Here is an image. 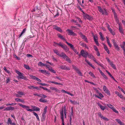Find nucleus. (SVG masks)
<instances>
[{
	"label": "nucleus",
	"mask_w": 125,
	"mask_h": 125,
	"mask_svg": "<svg viewBox=\"0 0 125 125\" xmlns=\"http://www.w3.org/2000/svg\"><path fill=\"white\" fill-rule=\"evenodd\" d=\"M16 72L18 75V79H23L27 81L28 79L27 77L25 76H24V75L23 73H21L20 72L17 70H15Z\"/></svg>",
	"instance_id": "nucleus-1"
},
{
	"label": "nucleus",
	"mask_w": 125,
	"mask_h": 125,
	"mask_svg": "<svg viewBox=\"0 0 125 125\" xmlns=\"http://www.w3.org/2000/svg\"><path fill=\"white\" fill-rule=\"evenodd\" d=\"M97 8L98 11L103 15H104V14L106 15H108V13L107 12L105 8H104L103 10L101 8L100 6H98Z\"/></svg>",
	"instance_id": "nucleus-2"
},
{
	"label": "nucleus",
	"mask_w": 125,
	"mask_h": 125,
	"mask_svg": "<svg viewBox=\"0 0 125 125\" xmlns=\"http://www.w3.org/2000/svg\"><path fill=\"white\" fill-rule=\"evenodd\" d=\"M88 53L86 51H84L83 50H82L80 52V54L79 55V56L81 55L83 57L86 58L88 55Z\"/></svg>",
	"instance_id": "nucleus-3"
},
{
	"label": "nucleus",
	"mask_w": 125,
	"mask_h": 125,
	"mask_svg": "<svg viewBox=\"0 0 125 125\" xmlns=\"http://www.w3.org/2000/svg\"><path fill=\"white\" fill-rule=\"evenodd\" d=\"M82 13L84 19H87L89 20H91L92 19V17L91 16L89 15L87 13H84L83 10H82Z\"/></svg>",
	"instance_id": "nucleus-4"
},
{
	"label": "nucleus",
	"mask_w": 125,
	"mask_h": 125,
	"mask_svg": "<svg viewBox=\"0 0 125 125\" xmlns=\"http://www.w3.org/2000/svg\"><path fill=\"white\" fill-rule=\"evenodd\" d=\"M18 104L20 106L22 107L23 108H26V110L28 111L31 112L33 111L32 109H29L30 107L28 106L23 105L20 103H18Z\"/></svg>",
	"instance_id": "nucleus-5"
},
{
	"label": "nucleus",
	"mask_w": 125,
	"mask_h": 125,
	"mask_svg": "<svg viewBox=\"0 0 125 125\" xmlns=\"http://www.w3.org/2000/svg\"><path fill=\"white\" fill-rule=\"evenodd\" d=\"M107 106L113 110V111L116 113H118V112L116 110L115 108L113 106L110 104H107Z\"/></svg>",
	"instance_id": "nucleus-6"
},
{
	"label": "nucleus",
	"mask_w": 125,
	"mask_h": 125,
	"mask_svg": "<svg viewBox=\"0 0 125 125\" xmlns=\"http://www.w3.org/2000/svg\"><path fill=\"white\" fill-rule=\"evenodd\" d=\"M103 89L105 93L109 96L110 95V92L107 88L104 85L103 87Z\"/></svg>",
	"instance_id": "nucleus-7"
},
{
	"label": "nucleus",
	"mask_w": 125,
	"mask_h": 125,
	"mask_svg": "<svg viewBox=\"0 0 125 125\" xmlns=\"http://www.w3.org/2000/svg\"><path fill=\"white\" fill-rule=\"evenodd\" d=\"M112 42L113 43L114 45L115 48L117 51H119L120 50V47L117 44L116 42L114 40H112Z\"/></svg>",
	"instance_id": "nucleus-8"
},
{
	"label": "nucleus",
	"mask_w": 125,
	"mask_h": 125,
	"mask_svg": "<svg viewBox=\"0 0 125 125\" xmlns=\"http://www.w3.org/2000/svg\"><path fill=\"white\" fill-rule=\"evenodd\" d=\"M66 31L68 32V33L69 35L73 36H75L76 35V34L74 33L72 30L68 29L66 30Z\"/></svg>",
	"instance_id": "nucleus-9"
},
{
	"label": "nucleus",
	"mask_w": 125,
	"mask_h": 125,
	"mask_svg": "<svg viewBox=\"0 0 125 125\" xmlns=\"http://www.w3.org/2000/svg\"><path fill=\"white\" fill-rule=\"evenodd\" d=\"M61 115V119L62 121V125H65L64 122V119L63 117V110L62 109L60 113Z\"/></svg>",
	"instance_id": "nucleus-10"
},
{
	"label": "nucleus",
	"mask_w": 125,
	"mask_h": 125,
	"mask_svg": "<svg viewBox=\"0 0 125 125\" xmlns=\"http://www.w3.org/2000/svg\"><path fill=\"white\" fill-rule=\"evenodd\" d=\"M53 29H55L57 31H58L60 32H61L62 31V30L60 27L56 25H53Z\"/></svg>",
	"instance_id": "nucleus-11"
},
{
	"label": "nucleus",
	"mask_w": 125,
	"mask_h": 125,
	"mask_svg": "<svg viewBox=\"0 0 125 125\" xmlns=\"http://www.w3.org/2000/svg\"><path fill=\"white\" fill-rule=\"evenodd\" d=\"M59 68L61 69L64 70H70V68L67 67L64 65H62L60 66V67H59Z\"/></svg>",
	"instance_id": "nucleus-12"
},
{
	"label": "nucleus",
	"mask_w": 125,
	"mask_h": 125,
	"mask_svg": "<svg viewBox=\"0 0 125 125\" xmlns=\"http://www.w3.org/2000/svg\"><path fill=\"white\" fill-rule=\"evenodd\" d=\"M14 109V107L11 106H8L7 107H6L5 109L4 110V111H9L10 110H13Z\"/></svg>",
	"instance_id": "nucleus-13"
},
{
	"label": "nucleus",
	"mask_w": 125,
	"mask_h": 125,
	"mask_svg": "<svg viewBox=\"0 0 125 125\" xmlns=\"http://www.w3.org/2000/svg\"><path fill=\"white\" fill-rule=\"evenodd\" d=\"M98 115L101 118L103 119L104 120L106 121H108L109 120L108 118L104 117L100 113H99L98 114Z\"/></svg>",
	"instance_id": "nucleus-14"
},
{
	"label": "nucleus",
	"mask_w": 125,
	"mask_h": 125,
	"mask_svg": "<svg viewBox=\"0 0 125 125\" xmlns=\"http://www.w3.org/2000/svg\"><path fill=\"white\" fill-rule=\"evenodd\" d=\"M98 115L101 118L103 119L104 120L106 121H108L109 120L108 118L104 117L100 113H99L98 114Z\"/></svg>",
	"instance_id": "nucleus-15"
},
{
	"label": "nucleus",
	"mask_w": 125,
	"mask_h": 125,
	"mask_svg": "<svg viewBox=\"0 0 125 125\" xmlns=\"http://www.w3.org/2000/svg\"><path fill=\"white\" fill-rule=\"evenodd\" d=\"M61 47L65 52H67L69 50V48L66 45H62V46Z\"/></svg>",
	"instance_id": "nucleus-16"
},
{
	"label": "nucleus",
	"mask_w": 125,
	"mask_h": 125,
	"mask_svg": "<svg viewBox=\"0 0 125 125\" xmlns=\"http://www.w3.org/2000/svg\"><path fill=\"white\" fill-rule=\"evenodd\" d=\"M60 57H62L63 59L65 60L68 56L64 53L63 52H62L60 55Z\"/></svg>",
	"instance_id": "nucleus-17"
},
{
	"label": "nucleus",
	"mask_w": 125,
	"mask_h": 125,
	"mask_svg": "<svg viewBox=\"0 0 125 125\" xmlns=\"http://www.w3.org/2000/svg\"><path fill=\"white\" fill-rule=\"evenodd\" d=\"M85 61L87 62L88 64L92 68H93L94 69H95V67L90 62L88 61L86 59H85Z\"/></svg>",
	"instance_id": "nucleus-18"
},
{
	"label": "nucleus",
	"mask_w": 125,
	"mask_h": 125,
	"mask_svg": "<svg viewBox=\"0 0 125 125\" xmlns=\"http://www.w3.org/2000/svg\"><path fill=\"white\" fill-rule=\"evenodd\" d=\"M57 36H58L59 38H60V39L63 40V41H66V40L60 34L58 33L57 34Z\"/></svg>",
	"instance_id": "nucleus-19"
},
{
	"label": "nucleus",
	"mask_w": 125,
	"mask_h": 125,
	"mask_svg": "<svg viewBox=\"0 0 125 125\" xmlns=\"http://www.w3.org/2000/svg\"><path fill=\"white\" fill-rule=\"evenodd\" d=\"M119 32L121 34H124V30L123 29V28L121 26H119Z\"/></svg>",
	"instance_id": "nucleus-20"
},
{
	"label": "nucleus",
	"mask_w": 125,
	"mask_h": 125,
	"mask_svg": "<svg viewBox=\"0 0 125 125\" xmlns=\"http://www.w3.org/2000/svg\"><path fill=\"white\" fill-rule=\"evenodd\" d=\"M48 82L49 83H53L55 84H58L59 85H63V84H62V83H58L57 82L53 81H48Z\"/></svg>",
	"instance_id": "nucleus-21"
},
{
	"label": "nucleus",
	"mask_w": 125,
	"mask_h": 125,
	"mask_svg": "<svg viewBox=\"0 0 125 125\" xmlns=\"http://www.w3.org/2000/svg\"><path fill=\"white\" fill-rule=\"evenodd\" d=\"M61 91L62 92V93H65L67 94H68L69 95H70L71 96H74V95L73 94H72L70 93H69L67 91H65L64 90H61Z\"/></svg>",
	"instance_id": "nucleus-22"
},
{
	"label": "nucleus",
	"mask_w": 125,
	"mask_h": 125,
	"mask_svg": "<svg viewBox=\"0 0 125 125\" xmlns=\"http://www.w3.org/2000/svg\"><path fill=\"white\" fill-rule=\"evenodd\" d=\"M15 100L17 102H21L22 103H24V101L23 99L19 98H15Z\"/></svg>",
	"instance_id": "nucleus-23"
},
{
	"label": "nucleus",
	"mask_w": 125,
	"mask_h": 125,
	"mask_svg": "<svg viewBox=\"0 0 125 125\" xmlns=\"http://www.w3.org/2000/svg\"><path fill=\"white\" fill-rule=\"evenodd\" d=\"M115 120L120 125H124V124L122 122L120 119H115Z\"/></svg>",
	"instance_id": "nucleus-24"
},
{
	"label": "nucleus",
	"mask_w": 125,
	"mask_h": 125,
	"mask_svg": "<svg viewBox=\"0 0 125 125\" xmlns=\"http://www.w3.org/2000/svg\"><path fill=\"white\" fill-rule=\"evenodd\" d=\"M99 94V95L100 96L97 95H95V96L97 97L98 98L100 99H101V98H103L104 97V96L101 93H100Z\"/></svg>",
	"instance_id": "nucleus-25"
},
{
	"label": "nucleus",
	"mask_w": 125,
	"mask_h": 125,
	"mask_svg": "<svg viewBox=\"0 0 125 125\" xmlns=\"http://www.w3.org/2000/svg\"><path fill=\"white\" fill-rule=\"evenodd\" d=\"M73 108L72 107V111L71 114H70L69 117H70V124H71L72 116L73 115V111L72 110Z\"/></svg>",
	"instance_id": "nucleus-26"
},
{
	"label": "nucleus",
	"mask_w": 125,
	"mask_h": 125,
	"mask_svg": "<svg viewBox=\"0 0 125 125\" xmlns=\"http://www.w3.org/2000/svg\"><path fill=\"white\" fill-rule=\"evenodd\" d=\"M73 69L75 71L77 72L79 70L78 68L76 66L73 65H72Z\"/></svg>",
	"instance_id": "nucleus-27"
},
{
	"label": "nucleus",
	"mask_w": 125,
	"mask_h": 125,
	"mask_svg": "<svg viewBox=\"0 0 125 125\" xmlns=\"http://www.w3.org/2000/svg\"><path fill=\"white\" fill-rule=\"evenodd\" d=\"M50 88L52 90H54L56 92H58L59 91V89L54 87H50Z\"/></svg>",
	"instance_id": "nucleus-28"
},
{
	"label": "nucleus",
	"mask_w": 125,
	"mask_h": 125,
	"mask_svg": "<svg viewBox=\"0 0 125 125\" xmlns=\"http://www.w3.org/2000/svg\"><path fill=\"white\" fill-rule=\"evenodd\" d=\"M110 64L111 66L114 69H116L115 65L113 63V62H110Z\"/></svg>",
	"instance_id": "nucleus-29"
},
{
	"label": "nucleus",
	"mask_w": 125,
	"mask_h": 125,
	"mask_svg": "<svg viewBox=\"0 0 125 125\" xmlns=\"http://www.w3.org/2000/svg\"><path fill=\"white\" fill-rule=\"evenodd\" d=\"M81 45L83 46V47H85V48H87V49H89L88 47L86 45V44L84 43H82L81 44Z\"/></svg>",
	"instance_id": "nucleus-30"
},
{
	"label": "nucleus",
	"mask_w": 125,
	"mask_h": 125,
	"mask_svg": "<svg viewBox=\"0 0 125 125\" xmlns=\"http://www.w3.org/2000/svg\"><path fill=\"white\" fill-rule=\"evenodd\" d=\"M98 105L102 110H104L105 109V107L104 106H103L99 103H98Z\"/></svg>",
	"instance_id": "nucleus-31"
},
{
	"label": "nucleus",
	"mask_w": 125,
	"mask_h": 125,
	"mask_svg": "<svg viewBox=\"0 0 125 125\" xmlns=\"http://www.w3.org/2000/svg\"><path fill=\"white\" fill-rule=\"evenodd\" d=\"M53 52L55 53H56L57 55L60 56L61 54H60L59 52L56 50H53Z\"/></svg>",
	"instance_id": "nucleus-32"
},
{
	"label": "nucleus",
	"mask_w": 125,
	"mask_h": 125,
	"mask_svg": "<svg viewBox=\"0 0 125 125\" xmlns=\"http://www.w3.org/2000/svg\"><path fill=\"white\" fill-rule=\"evenodd\" d=\"M39 101L40 102L43 103H46L47 102V101L45 99L42 98L40 99Z\"/></svg>",
	"instance_id": "nucleus-33"
},
{
	"label": "nucleus",
	"mask_w": 125,
	"mask_h": 125,
	"mask_svg": "<svg viewBox=\"0 0 125 125\" xmlns=\"http://www.w3.org/2000/svg\"><path fill=\"white\" fill-rule=\"evenodd\" d=\"M33 114L34 115L36 116V118H37V120L39 121H40V119L39 118V117L38 114L36 113H35V112H33Z\"/></svg>",
	"instance_id": "nucleus-34"
},
{
	"label": "nucleus",
	"mask_w": 125,
	"mask_h": 125,
	"mask_svg": "<svg viewBox=\"0 0 125 125\" xmlns=\"http://www.w3.org/2000/svg\"><path fill=\"white\" fill-rule=\"evenodd\" d=\"M66 42L67 45L70 46L71 48L72 49H73V46L72 44L71 43H68L67 41H66Z\"/></svg>",
	"instance_id": "nucleus-35"
},
{
	"label": "nucleus",
	"mask_w": 125,
	"mask_h": 125,
	"mask_svg": "<svg viewBox=\"0 0 125 125\" xmlns=\"http://www.w3.org/2000/svg\"><path fill=\"white\" fill-rule=\"evenodd\" d=\"M81 38H82V39H84V41H85L86 42H88L87 39L85 36L84 35H83L82 37Z\"/></svg>",
	"instance_id": "nucleus-36"
},
{
	"label": "nucleus",
	"mask_w": 125,
	"mask_h": 125,
	"mask_svg": "<svg viewBox=\"0 0 125 125\" xmlns=\"http://www.w3.org/2000/svg\"><path fill=\"white\" fill-rule=\"evenodd\" d=\"M65 60L69 63H71L72 62V61L70 59L68 56L66 58Z\"/></svg>",
	"instance_id": "nucleus-37"
},
{
	"label": "nucleus",
	"mask_w": 125,
	"mask_h": 125,
	"mask_svg": "<svg viewBox=\"0 0 125 125\" xmlns=\"http://www.w3.org/2000/svg\"><path fill=\"white\" fill-rule=\"evenodd\" d=\"M99 34L101 37V40L102 41H104V38L102 34V32H99Z\"/></svg>",
	"instance_id": "nucleus-38"
},
{
	"label": "nucleus",
	"mask_w": 125,
	"mask_h": 125,
	"mask_svg": "<svg viewBox=\"0 0 125 125\" xmlns=\"http://www.w3.org/2000/svg\"><path fill=\"white\" fill-rule=\"evenodd\" d=\"M45 64H44L42 63L41 62H39L38 63V65L41 66H45Z\"/></svg>",
	"instance_id": "nucleus-39"
},
{
	"label": "nucleus",
	"mask_w": 125,
	"mask_h": 125,
	"mask_svg": "<svg viewBox=\"0 0 125 125\" xmlns=\"http://www.w3.org/2000/svg\"><path fill=\"white\" fill-rule=\"evenodd\" d=\"M93 37L94 41H98V37L96 35H93Z\"/></svg>",
	"instance_id": "nucleus-40"
},
{
	"label": "nucleus",
	"mask_w": 125,
	"mask_h": 125,
	"mask_svg": "<svg viewBox=\"0 0 125 125\" xmlns=\"http://www.w3.org/2000/svg\"><path fill=\"white\" fill-rule=\"evenodd\" d=\"M17 104L16 103H12L11 104H6V106L14 105H16Z\"/></svg>",
	"instance_id": "nucleus-41"
},
{
	"label": "nucleus",
	"mask_w": 125,
	"mask_h": 125,
	"mask_svg": "<svg viewBox=\"0 0 125 125\" xmlns=\"http://www.w3.org/2000/svg\"><path fill=\"white\" fill-rule=\"evenodd\" d=\"M70 101L72 104H77V102L76 101H73L71 100H70Z\"/></svg>",
	"instance_id": "nucleus-42"
},
{
	"label": "nucleus",
	"mask_w": 125,
	"mask_h": 125,
	"mask_svg": "<svg viewBox=\"0 0 125 125\" xmlns=\"http://www.w3.org/2000/svg\"><path fill=\"white\" fill-rule=\"evenodd\" d=\"M24 67L27 69L30 70L31 69L29 66L28 65L24 64Z\"/></svg>",
	"instance_id": "nucleus-43"
},
{
	"label": "nucleus",
	"mask_w": 125,
	"mask_h": 125,
	"mask_svg": "<svg viewBox=\"0 0 125 125\" xmlns=\"http://www.w3.org/2000/svg\"><path fill=\"white\" fill-rule=\"evenodd\" d=\"M12 121L10 118H9L7 120V123L9 125V124H11L12 123Z\"/></svg>",
	"instance_id": "nucleus-44"
},
{
	"label": "nucleus",
	"mask_w": 125,
	"mask_h": 125,
	"mask_svg": "<svg viewBox=\"0 0 125 125\" xmlns=\"http://www.w3.org/2000/svg\"><path fill=\"white\" fill-rule=\"evenodd\" d=\"M48 107L47 106H46L45 107L44 109V111L42 113L45 114L47 112V109Z\"/></svg>",
	"instance_id": "nucleus-45"
},
{
	"label": "nucleus",
	"mask_w": 125,
	"mask_h": 125,
	"mask_svg": "<svg viewBox=\"0 0 125 125\" xmlns=\"http://www.w3.org/2000/svg\"><path fill=\"white\" fill-rule=\"evenodd\" d=\"M30 76L31 79L34 80H36V79L37 78V77L35 76L31 75H30Z\"/></svg>",
	"instance_id": "nucleus-46"
},
{
	"label": "nucleus",
	"mask_w": 125,
	"mask_h": 125,
	"mask_svg": "<svg viewBox=\"0 0 125 125\" xmlns=\"http://www.w3.org/2000/svg\"><path fill=\"white\" fill-rule=\"evenodd\" d=\"M87 56L88 58L91 59H92L94 57V56L91 54H88Z\"/></svg>",
	"instance_id": "nucleus-47"
},
{
	"label": "nucleus",
	"mask_w": 125,
	"mask_h": 125,
	"mask_svg": "<svg viewBox=\"0 0 125 125\" xmlns=\"http://www.w3.org/2000/svg\"><path fill=\"white\" fill-rule=\"evenodd\" d=\"M28 89H34L35 88V87H34L33 86H28Z\"/></svg>",
	"instance_id": "nucleus-48"
},
{
	"label": "nucleus",
	"mask_w": 125,
	"mask_h": 125,
	"mask_svg": "<svg viewBox=\"0 0 125 125\" xmlns=\"http://www.w3.org/2000/svg\"><path fill=\"white\" fill-rule=\"evenodd\" d=\"M49 70L51 72H52L54 73H55L56 72L53 69L52 67H51V68H49Z\"/></svg>",
	"instance_id": "nucleus-49"
},
{
	"label": "nucleus",
	"mask_w": 125,
	"mask_h": 125,
	"mask_svg": "<svg viewBox=\"0 0 125 125\" xmlns=\"http://www.w3.org/2000/svg\"><path fill=\"white\" fill-rule=\"evenodd\" d=\"M39 71L41 72L42 73L44 74L46 72V70H44L40 69L39 70Z\"/></svg>",
	"instance_id": "nucleus-50"
},
{
	"label": "nucleus",
	"mask_w": 125,
	"mask_h": 125,
	"mask_svg": "<svg viewBox=\"0 0 125 125\" xmlns=\"http://www.w3.org/2000/svg\"><path fill=\"white\" fill-rule=\"evenodd\" d=\"M89 74H90L91 76L92 77L94 78H95V75H94V74L91 72H90L89 73Z\"/></svg>",
	"instance_id": "nucleus-51"
},
{
	"label": "nucleus",
	"mask_w": 125,
	"mask_h": 125,
	"mask_svg": "<svg viewBox=\"0 0 125 125\" xmlns=\"http://www.w3.org/2000/svg\"><path fill=\"white\" fill-rule=\"evenodd\" d=\"M94 49L96 52L99 51L97 47L96 46H95V45H94Z\"/></svg>",
	"instance_id": "nucleus-52"
},
{
	"label": "nucleus",
	"mask_w": 125,
	"mask_h": 125,
	"mask_svg": "<svg viewBox=\"0 0 125 125\" xmlns=\"http://www.w3.org/2000/svg\"><path fill=\"white\" fill-rule=\"evenodd\" d=\"M37 83L38 84H40L43 86H47V84H46L45 83H40L39 82H37Z\"/></svg>",
	"instance_id": "nucleus-53"
},
{
	"label": "nucleus",
	"mask_w": 125,
	"mask_h": 125,
	"mask_svg": "<svg viewBox=\"0 0 125 125\" xmlns=\"http://www.w3.org/2000/svg\"><path fill=\"white\" fill-rule=\"evenodd\" d=\"M79 74L81 76H83L82 73L79 70L77 72H76Z\"/></svg>",
	"instance_id": "nucleus-54"
},
{
	"label": "nucleus",
	"mask_w": 125,
	"mask_h": 125,
	"mask_svg": "<svg viewBox=\"0 0 125 125\" xmlns=\"http://www.w3.org/2000/svg\"><path fill=\"white\" fill-rule=\"evenodd\" d=\"M79 74L81 76H83L82 73L79 70L77 72H76Z\"/></svg>",
	"instance_id": "nucleus-55"
},
{
	"label": "nucleus",
	"mask_w": 125,
	"mask_h": 125,
	"mask_svg": "<svg viewBox=\"0 0 125 125\" xmlns=\"http://www.w3.org/2000/svg\"><path fill=\"white\" fill-rule=\"evenodd\" d=\"M13 56L15 57L16 58L17 60H21V58L20 57H17V55L15 54H14L13 55Z\"/></svg>",
	"instance_id": "nucleus-56"
},
{
	"label": "nucleus",
	"mask_w": 125,
	"mask_h": 125,
	"mask_svg": "<svg viewBox=\"0 0 125 125\" xmlns=\"http://www.w3.org/2000/svg\"><path fill=\"white\" fill-rule=\"evenodd\" d=\"M103 44L104 46V49L105 50H106L108 49L107 46L104 44V43Z\"/></svg>",
	"instance_id": "nucleus-57"
},
{
	"label": "nucleus",
	"mask_w": 125,
	"mask_h": 125,
	"mask_svg": "<svg viewBox=\"0 0 125 125\" xmlns=\"http://www.w3.org/2000/svg\"><path fill=\"white\" fill-rule=\"evenodd\" d=\"M55 78H56L57 79L59 80L60 81H62V79L61 78V77L60 76H56Z\"/></svg>",
	"instance_id": "nucleus-58"
},
{
	"label": "nucleus",
	"mask_w": 125,
	"mask_h": 125,
	"mask_svg": "<svg viewBox=\"0 0 125 125\" xmlns=\"http://www.w3.org/2000/svg\"><path fill=\"white\" fill-rule=\"evenodd\" d=\"M110 32L113 35H114L115 34V32L112 30H111V31H110Z\"/></svg>",
	"instance_id": "nucleus-59"
},
{
	"label": "nucleus",
	"mask_w": 125,
	"mask_h": 125,
	"mask_svg": "<svg viewBox=\"0 0 125 125\" xmlns=\"http://www.w3.org/2000/svg\"><path fill=\"white\" fill-rule=\"evenodd\" d=\"M45 114L43 113H42V119L44 120H45Z\"/></svg>",
	"instance_id": "nucleus-60"
},
{
	"label": "nucleus",
	"mask_w": 125,
	"mask_h": 125,
	"mask_svg": "<svg viewBox=\"0 0 125 125\" xmlns=\"http://www.w3.org/2000/svg\"><path fill=\"white\" fill-rule=\"evenodd\" d=\"M31 107L33 109V110H33L32 111H34L35 109H36V108L37 107L35 106H33V105H32L31 106Z\"/></svg>",
	"instance_id": "nucleus-61"
},
{
	"label": "nucleus",
	"mask_w": 125,
	"mask_h": 125,
	"mask_svg": "<svg viewBox=\"0 0 125 125\" xmlns=\"http://www.w3.org/2000/svg\"><path fill=\"white\" fill-rule=\"evenodd\" d=\"M105 71L111 77L112 76V74L109 72L107 70H106Z\"/></svg>",
	"instance_id": "nucleus-62"
},
{
	"label": "nucleus",
	"mask_w": 125,
	"mask_h": 125,
	"mask_svg": "<svg viewBox=\"0 0 125 125\" xmlns=\"http://www.w3.org/2000/svg\"><path fill=\"white\" fill-rule=\"evenodd\" d=\"M18 93L19 95H23L24 94L22 92L19 91L18 92Z\"/></svg>",
	"instance_id": "nucleus-63"
},
{
	"label": "nucleus",
	"mask_w": 125,
	"mask_h": 125,
	"mask_svg": "<svg viewBox=\"0 0 125 125\" xmlns=\"http://www.w3.org/2000/svg\"><path fill=\"white\" fill-rule=\"evenodd\" d=\"M10 80L9 78V77H8L7 80H6V82L7 83H8L10 81Z\"/></svg>",
	"instance_id": "nucleus-64"
}]
</instances>
